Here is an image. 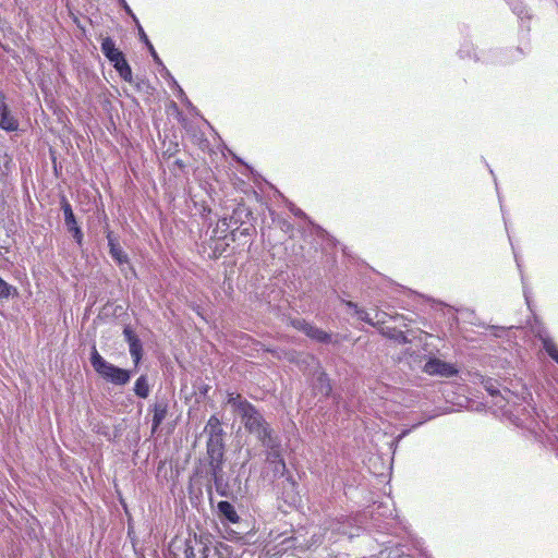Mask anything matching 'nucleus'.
Segmentation results:
<instances>
[{"instance_id": "15", "label": "nucleus", "mask_w": 558, "mask_h": 558, "mask_svg": "<svg viewBox=\"0 0 558 558\" xmlns=\"http://www.w3.org/2000/svg\"><path fill=\"white\" fill-rule=\"evenodd\" d=\"M264 447L267 449L266 462L268 464L275 463L278 460L283 459L282 454H281V439H280L279 435L276 436V442L274 444V447H271V446H264Z\"/></svg>"}, {"instance_id": "11", "label": "nucleus", "mask_w": 558, "mask_h": 558, "mask_svg": "<svg viewBox=\"0 0 558 558\" xmlns=\"http://www.w3.org/2000/svg\"><path fill=\"white\" fill-rule=\"evenodd\" d=\"M101 51L111 63H116L124 57L122 51L116 47V44L111 37H106L102 39Z\"/></svg>"}, {"instance_id": "13", "label": "nucleus", "mask_w": 558, "mask_h": 558, "mask_svg": "<svg viewBox=\"0 0 558 558\" xmlns=\"http://www.w3.org/2000/svg\"><path fill=\"white\" fill-rule=\"evenodd\" d=\"M0 129L7 132H14L19 129V120L12 114L8 106L3 111H0Z\"/></svg>"}, {"instance_id": "22", "label": "nucleus", "mask_w": 558, "mask_h": 558, "mask_svg": "<svg viewBox=\"0 0 558 558\" xmlns=\"http://www.w3.org/2000/svg\"><path fill=\"white\" fill-rule=\"evenodd\" d=\"M12 293H16V288L0 278V299H8Z\"/></svg>"}, {"instance_id": "36", "label": "nucleus", "mask_w": 558, "mask_h": 558, "mask_svg": "<svg viewBox=\"0 0 558 558\" xmlns=\"http://www.w3.org/2000/svg\"><path fill=\"white\" fill-rule=\"evenodd\" d=\"M178 88H179L180 95H183V89L180 86H178Z\"/></svg>"}, {"instance_id": "28", "label": "nucleus", "mask_w": 558, "mask_h": 558, "mask_svg": "<svg viewBox=\"0 0 558 558\" xmlns=\"http://www.w3.org/2000/svg\"><path fill=\"white\" fill-rule=\"evenodd\" d=\"M288 207H289V210H290V211H291L295 217H300V218L307 219L306 214H305L302 209L298 208L294 204L289 203Z\"/></svg>"}, {"instance_id": "35", "label": "nucleus", "mask_w": 558, "mask_h": 558, "mask_svg": "<svg viewBox=\"0 0 558 558\" xmlns=\"http://www.w3.org/2000/svg\"><path fill=\"white\" fill-rule=\"evenodd\" d=\"M283 227L287 228V230H289L291 228V225L289 222L284 221Z\"/></svg>"}, {"instance_id": "7", "label": "nucleus", "mask_w": 558, "mask_h": 558, "mask_svg": "<svg viewBox=\"0 0 558 558\" xmlns=\"http://www.w3.org/2000/svg\"><path fill=\"white\" fill-rule=\"evenodd\" d=\"M123 336L129 344V351L134 362V365L137 366L143 357L142 341L130 326L124 327Z\"/></svg>"}, {"instance_id": "26", "label": "nucleus", "mask_w": 558, "mask_h": 558, "mask_svg": "<svg viewBox=\"0 0 558 558\" xmlns=\"http://www.w3.org/2000/svg\"><path fill=\"white\" fill-rule=\"evenodd\" d=\"M512 11L521 19L526 15L525 9L519 0H509Z\"/></svg>"}, {"instance_id": "4", "label": "nucleus", "mask_w": 558, "mask_h": 558, "mask_svg": "<svg viewBox=\"0 0 558 558\" xmlns=\"http://www.w3.org/2000/svg\"><path fill=\"white\" fill-rule=\"evenodd\" d=\"M61 209L63 211L64 223L68 232L71 233L74 241L81 246L83 243V232L77 225L71 204L64 196L61 198Z\"/></svg>"}, {"instance_id": "8", "label": "nucleus", "mask_w": 558, "mask_h": 558, "mask_svg": "<svg viewBox=\"0 0 558 558\" xmlns=\"http://www.w3.org/2000/svg\"><path fill=\"white\" fill-rule=\"evenodd\" d=\"M209 546L194 534L189 536L184 542V557L196 558V553H201L202 557L205 556Z\"/></svg>"}, {"instance_id": "33", "label": "nucleus", "mask_w": 558, "mask_h": 558, "mask_svg": "<svg viewBox=\"0 0 558 558\" xmlns=\"http://www.w3.org/2000/svg\"><path fill=\"white\" fill-rule=\"evenodd\" d=\"M128 62L125 57H123L122 59H120L118 62L116 63H112L113 68L116 69V71H119V69L122 68V65H124V63Z\"/></svg>"}, {"instance_id": "10", "label": "nucleus", "mask_w": 558, "mask_h": 558, "mask_svg": "<svg viewBox=\"0 0 558 558\" xmlns=\"http://www.w3.org/2000/svg\"><path fill=\"white\" fill-rule=\"evenodd\" d=\"M153 422H151V433H156L161 423L165 421L168 414V400L166 398L157 399L156 402L151 405Z\"/></svg>"}, {"instance_id": "5", "label": "nucleus", "mask_w": 558, "mask_h": 558, "mask_svg": "<svg viewBox=\"0 0 558 558\" xmlns=\"http://www.w3.org/2000/svg\"><path fill=\"white\" fill-rule=\"evenodd\" d=\"M223 462H209L208 474L214 481L216 492L223 497L229 495V485L223 478Z\"/></svg>"}, {"instance_id": "12", "label": "nucleus", "mask_w": 558, "mask_h": 558, "mask_svg": "<svg viewBox=\"0 0 558 558\" xmlns=\"http://www.w3.org/2000/svg\"><path fill=\"white\" fill-rule=\"evenodd\" d=\"M315 393L328 397L332 390L330 379L325 372H319L313 384Z\"/></svg>"}, {"instance_id": "30", "label": "nucleus", "mask_w": 558, "mask_h": 558, "mask_svg": "<svg viewBox=\"0 0 558 558\" xmlns=\"http://www.w3.org/2000/svg\"><path fill=\"white\" fill-rule=\"evenodd\" d=\"M485 389L489 392L490 396H498L499 395V390L494 386L493 383L490 381H487L485 384Z\"/></svg>"}, {"instance_id": "19", "label": "nucleus", "mask_w": 558, "mask_h": 558, "mask_svg": "<svg viewBox=\"0 0 558 558\" xmlns=\"http://www.w3.org/2000/svg\"><path fill=\"white\" fill-rule=\"evenodd\" d=\"M137 26H138L140 38L146 45V47L148 48V50H149L154 61L157 64L162 65V62H161L159 56L157 54L154 46L151 45L150 40L148 39L147 35L145 34L143 27L140 24H137Z\"/></svg>"}, {"instance_id": "2", "label": "nucleus", "mask_w": 558, "mask_h": 558, "mask_svg": "<svg viewBox=\"0 0 558 558\" xmlns=\"http://www.w3.org/2000/svg\"><path fill=\"white\" fill-rule=\"evenodd\" d=\"M90 364L99 376L116 386H124L131 379V371L118 367L106 361L99 354L96 347H93L90 352Z\"/></svg>"}, {"instance_id": "20", "label": "nucleus", "mask_w": 558, "mask_h": 558, "mask_svg": "<svg viewBox=\"0 0 558 558\" xmlns=\"http://www.w3.org/2000/svg\"><path fill=\"white\" fill-rule=\"evenodd\" d=\"M272 473V478L282 477L286 474L287 466L284 460H278L275 463L269 464Z\"/></svg>"}, {"instance_id": "24", "label": "nucleus", "mask_w": 558, "mask_h": 558, "mask_svg": "<svg viewBox=\"0 0 558 558\" xmlns=\"http://www.w3.org/2000/svg\"><path fill=\"white\" fill-rule=\"evenodd\" d=\"M117 72L119 73L122 80H124L128 83H133L132 70L128 62H125L124 65H122V68L119 69V71Z\"/></svg>"}, {"instance_id": "29", "label": "nucleus", "mask_w": 558, "mask_h": 558, "mask_svg": "<svg viewBox=\"0 0 558 558\" xmlns=\"http://www.w3.org/2000/svg\"><path fill=\"white\" fill-rule=\"evenodd\" d=\"M392 338L398 341L399 343H402V344H405V343H409V339L407 337V335L399 330V331H395V333L392 335Z\"/></svg>"}, {"instance_id": "31", "label": "nucleus", "mask_w": 558, "mask_h": 558, "mask_svg": "<svg viewBox=\"0 0 558 558\" xmlns=\"http://www.w3.org/2000/svg\"><path fill=\"white\" fill-rule=\"evenodd\" d=\"M7 106V96L2 90H0V111H3Z\"/></svg>"}, {"instance_id": "37", "label": "nucleus", "mask_w": 558, "mask_h": 558, "mask_svg": "<svg viewBox=\"0 0 558 558\" xmlns=\"http://www.w3.org/2000/svg\"><path fill=\"white\" fill-rule=\"evenodd\" d=\"M316 228H317V230H318L319 232H324V230L322 229V227H316Z\"/></svg>"}, {"instance_id": "27", "label": "nucleus", "mask_w": 558, "mask_h": 558, "mask_svg": "<svg viewBox=\"0 0 558 558\" xmlns=\"http://www.w3.org/2000/svg\"><path fill=\"white\" fill-rule=\"evenodd\" d=\"M355 314L357 315L359 319H361L362 322L374 326V322L369 317V314L366 311L360 308V310H356Z\"/></svg>"}, {"instance_id": "38", "label": "nucleus", "mask_w": 558, "mask_h": 558, "mask_svg": "<svg viewBox=\"0 0 558 558\" xmlns=\"http://www.w3.org/2000/svg\"><path fill=\"white\" fill-rule=\"evenodd\" d=\"M515 260H517V266H519V267H520V263H519V260H518V258H517V257H515Z\"/></svg>"}, {"instance_id": "17", "label": "nucleus", "mask_w": 558, "mask_h": 558, "mask_svg": "<svg viewBox=\"0 0 558 558\" xmlns=\"http://www.w3.org/2000/svg\"><path fill=\"white\" fill-rule=\"evenodd\" d=\"M311 339L320 342V343H329L331 341V335L326 332L325 330L312 325L306 333Z\"/></svg>"}, {"instance_id": "9", "label": "nucleus", "mask_w": 558, "mask_h": 558, "mask_svg": "<svg viewBox=\"0 0 558 558\" xmlns=\"http://www.w3.org/2000/svg\"><path fill=\"white\" fill-rule=\"evenodd\" d=\"M107 240L109 245V253L112 257V259L119 265H129L130 259L128 254L122 250L120 244L117 241V238L113 235V232L108 231L107 232Z\"/></svg>"}, {"instance_id": "21", "label": "nucleus", "mask_w": 558, "mask_h": 558, "mask_svg": "<svg viewBox=\"0 0 558 558\" xmlns=\"http://www.w3.org/2000/svg\"><path fill=\"white\" fill-rule=\"evenodd\" d=\"M339 534L347 535L349 538H353L359 536L360 527L359 526H350L347 523H341L337 529Z\"/></svg>"}, {"instance_id": "25", "label": "nucleus", "mask_w": 558, "mask_h": 558, "mask_svg": "<svg viewBox=\"0 0 558 558\" xmlns=\"http://www.w3.org/2000/svg\"><path fill=\"white\" fill-rule=\"evenodd\" d=\"M117 72L119 73L122 80H124L128 83H133L132 70L128 62H125L124 65H122V68L119 69V71Z\"/></svg>"}, {"instance_id": "14", "label": "nucleus", "mask_w": 558, "mask_h": 558, "mask_svg": "<svg viewBox=\"0 0 558 558\" xmlns=\"http://www.w3.org/2000/svg\"><path fill=\"white\" fill-rule=\"evenodd\" d=\"M218 511L220 515L226 519L230 523H238L240 520V517L238 515L234 506L227 501L222 500L219 501L217 505Z\"/></svg>"}, {"instance_id": "16", "label": "nucleus", "mask_w": 558, "mask_h": 558, "mask_svg": "<svg viewBox=\"0 0 558 558\" xmlns=\"http://www.w3.org/2000/svg\"><path fill=\"white\" fill-rule=\"evenodd\" d=\"M134 393L141 398L146 399L150 392V386L148 384L147 375H141L134 384Z\"/></svg>"}, {"instance_id": "34", "label": "nucleus", "mask_w": 558, "mask_h": 558, "mask_svg": "<svg viewBox=\"0 0 558 558\" xmlns=\"http://www.w3.org/2000/svg\"><path fill=\"white\" fill-rule=\"evenodd\" d=\"M347 306H348L349 308H353L355 312H356V310H360V308L357 307V304H355V303H353V302H351V301L347 302Z\"/></svg>"}, {"instance_id": "1", "label": "nucleus", "mask_w": 558, "mask_h": 558, "mask_svg": "<svg viewBox=\"0 0 558 558\" xmlns=\"http://www.w3.org/2000/svg\"><path fill=\"white\" fill-rule=\"evenodd\" d=\"M227 403L241 416L245 429L255 435L263 446L274 447L278 434L252 403L239 393H228Z\"/></svg>"}, {"instance_id": "6", "label": "nucleus", "mask_w": 558, "mask_h": 558, "mask_svg": "<svg viewBox=\"0 0 558 558\" xmlns=\"http://www.w3.org/2000/svg\"><path fill=\"white\" fill-rule=\"evenodd\" d=\"M423 371L428 375L441 377H451L457 374V369L451 364L436 357L429 359L425 363Z\"/></svg>"}, {"instance_id": "3", "label": "nucleus", "mask_w": 558, "mask_h": 558, "mask_svg": "<svg viewBox=\"0 0 558 558\" xmlns=\"http://www.w3.org/2000/svg\"><path fill=\"white\" fill-rule=\"evenodd\" d=\"M204 433L208 435L206 449L209 462H223L225 432L220 420L216 415L209 417Z\"/></svg>"}, {"instance_id": "32", "label": "nucleus", "mask_w": 558, "mask_h": 558, "mask_svg": "<svg viewBox=\"0 0 558 558\" xmlns=\"http://www.w3.org/2000/svg\"><path fill=\"white\" fill-rule=\"evenodd\" d=\"M119 2H120V4L124 8V10H125L129 14H131V15H132V17H133L135 21H137V20H136V17L134 16V14L132 13V11H131L130 7L128 5L126 1H125V0H119ZM136 23L138 24V22H136Z\"/></svg>"}, {"instance_id": "23", "label": "nucleus", "mask_w": 558, "mask_h": 558, "mask_svg": "<svg viewBox=\"0 0 558 558\" xmlns=\"http://www.w3.org/2000/svg\"><path fill=\"white\" fill-rule=\"evenodd\" d=\"M290 324L296 330L304 332L305 335L308 332V329L312 327V324L306 322L305 319L294 318L290 320Z\"/></svg>"}, {"instance_id": "18", "label": "nucleus", "mask_w": 558, "mask_h": 558, "mask_svg": "<svg viewBox=\"0 0 558 558\" xmlns=\"http://www.w3.org/2000/svg\"><path fill=\"white\" fill-rule=\"evenodd\" d=\"M539 340L542 341L543 349L558 364V349L551 338L546 335H539Z\"/></svg>"}]
</instances>
